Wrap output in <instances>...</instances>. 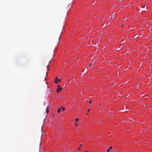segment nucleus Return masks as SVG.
Masks as SVG:
<instances>
[{"label": "nucleus", "instance_id": "1", "mask_svg": "<svg viewBox=\"0 0 152 152\" xmlns=\"http://www.w3.org/2000/svg\"><path fill=\"white\" fill-rule=\"evenodd\" d=\"M57 87L58 88L56 91L57 93H58L60 91L62 90V88L59 85H58Z\"/></svg>", "mask_w": 152, "mask_h": 152}, {"label": "nucleus", "instance_id": "2", "mask_svg": "<svg viewBox=\"0 0 152 152\" xmlns=\"http://www.w3.org/2000/svg\"><path fill=\"white\" fill-rule=\"evenodd\" d=\"M79 121V119L78 118H76L75 119V124L76 126H77L78 125V123H77V122L78 121Z\"/></svg>", "mask_w": 152, "mask_h": 152}, {"label": "nucleus", "instance_id": "3", "mask_svg": "<svg viewBox=\"0 0 152 152\" xmlns=\"http://www.w3.org/2000/svg\"><path fill=\"white\" fill-rule=\"evenodd\" d=\"M54 82L56 83H58V78L57 77H56L54 80Z\"/></svg>", "mask_w": 152, "mask_h": 152}, {"label": "nucleus", "instance_id": "4", "mask_svg": "<svg viewBox=\"0 0 152 152\" xmlns=\"http://www.w3.org/2000/svg\"><path fill=\"white\" fill-rule=\"evenodd\" d=\"M112 149V147L110 146L109 147V149H108L107 150V152H109L110 150Z\"/></svg>", "mask_w": 152, "mask_h": 152}, {"label": "nucleus", "instance_id": "5", "mask_svg": "<svg viewBox=\"0 0 152 152\" xmlns=\"http://www.w3.org/2000/svg\"><path fill=\"white\" fill-rule=\"evenodd\" d=\"M48 108H49V106H48L47 108H46V113H49V111L48 110Z\"/></svg>", "mask_w": 152, "mask_h": 152}, {"label": "nucleus", "instance_id": "6", "mask_svg": "<svg viewBox=\"0 0 152 152\" xmlns=\"http://www.w3.org/2000/svg\"><path fill=\"white\" fill-rule=\"evenodd\" d=\"M61 109V107H60L58 109V110H57L58 113H59L60 112Z\"/></svg>", "mask_w": 152, "mask_h": 152}, {"label": "nucleus", "instance_id": "7", "mask_svg": "<svg viewBox=\"0 0 152 152\" xmlns=\"http://www.w3.org/2000/svg\"><path fill=\"white\" fill-rule=\"evenodd\" d=\"M82 144H81V145H80V146L79 148H78V149L77 151H78V150H79L80 149V147L82 146Z\"/></svg>", "mask_w": 152, "mask_h": 152}, {"label": "nucleus", "instance_id": "8", "mask_svg": "<svg viewBox=\"0 0 152 152\" xmlns=\"http://www.w3.org/2000/svg\"><path fill=\"white\" fill-rule=\"evenodd\" d=\"M65 109V108H64L63 107V108H62V111H64V110Z\"/></svg>", "mask_w": 152, "mask_h": 152}, {"label": "nucleus", "instance_id": "9", "mask_svg": "<svg viewBox=\"0 0 152 152\" xmlns=\"http://www.w3.org/2000/svg\"><path fill=\"white\" fill-rule=\"evenodd\" d=\"M92 102V101L91 100L89 101V103L90 104H91Z\"/></svg>", "mask_w": 152, "mask_h": 152}, {"label": "nucleus", "instance_id": "10", "mask_svg": "<svg viewBox=\"0 0 152 152\" xmlns=\"http://www.w3.org/2000/svg\"><path fill=\"white\" fill-rule=\"evenodd\" d=\"M94 64V63H91L90 64V66H91V65L93 64Z\"/></svg>", "mask_w": 152, "mask_h": 152}, {"label": "nucleus", "instance_id": "11", "mask_svg": "<svg viewBox=\"0 0 152 152\" xmlns=\"http://www.w3.org/2000/svg\"><path fill=\"white\" fill-rule=\"evenodd\" d=\"M61 81V79H58V82H60Z\"/></svg>", "mask_w": 152, "mask_h": 152}, {"label": "nucleus", "instance_id": "12", "mask_svg": "<svg viewBox=\"0 0 152 152\" xmlns=\"http://www.w3.org/2000/svg\"><path fill=\"white\" fill-rule=\"evenodd\" d=\"M96 4V3H95V2H94L92 4H93V5H94L95 4Z\"/></svg>", "mask_w": 152, "mask_h": 152}, {"label": "nucleus", "instance_id": "13", "mask_svg": "<svg viewBox=\"0 0 152 152\" xmlns=\"http://www.w3.org/2000/svg\"><path fill=\"white\" fill-rule=\"evenodd\" d=\"M122 48V46H121V45L120 47V48Z\"/></svg>", "mask_w": 152, "mask_h": 152}, {"label": "nucleus", "instance_id": "14", "mask_svg": "<svg viewBox=\"0 0 152 152\" xmlns=\"http://www.w3.org/2000/svg\"><path fill=\"white\" fill-rule=\"evenodd\" d=\"M75 80V79H74V78H73L72 79V80L73 81L74 80Z\"/></svg>", "mask_w": 152, "mask_h": 152}, {"label": "nucleus", "instance_id": "15", "mask_svg": "<svg viewBox=\"0 0 152 152\" xmlns=\"http://www.w3.org/2000/svg\"><path fill=\"white\" fill-rule=\"evenodd\" d=\"M90 111V109H88V112H89Z\"/></svg>", "mask_w": 152, "mask_h": 152}, {"label": "nucleus", "instance_id": "16", "mask_svg": "<svg viewBox=\"0 0 152 152\" xmlns=\"http://www.w3.org/2000/svg\"><path fill=\"white\" fill-rule=\"evenodd\" d=\"M85 152H88V151H86Z\"/></svg>", "mask_w": 152, "mask_h": 152}, {"label": "nucleus", "instance_id": "17", "mask_svg": "<svg viewBox=\"0 0 152 152\" xmlns=\"http://www.w3.org/2000/svg\"><path fill=\"white\" fill-rule=\"evenodd\" d=\"M71 82H71V81H70L69 82V83H71Z\"/></svg>", "mask_w": 152, "mask_h": 152}]
</instances>
